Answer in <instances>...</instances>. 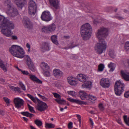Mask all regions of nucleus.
I'll return each mask as SVG.
<instances>
[{
  "label": "nucleus",
  "mask_w": 129,
  "mask_h": 129,
  "mask_svg": "<svg viewBox=\"0 0 129 129\" xmlns=\"http://www.w3.org/2000/svg\"><path fill=\"white\" fill-rule=\"evenodd\" d=\"M121 73L122 76L125 80L127 81H129V75L126 74L123 71H121Z\"/></svg>",
  "instance_id": "nucleus-27"
},
{
  "label": "nucleus",
  "mask_w": 129,
  "mask_h": 129,
  "mask_svg": "<svg viewBox=\"0 0 129 129\" xmlns=\"http://www.w3.org/2000/svg\"><path fill=\"white\" fill-rule=\"evenodd\" d=\"M23 23L25 28L30 29L32 27V23L29 18L26 16H24L23 17Z\"/></svg>",
  "instance_id": "nucleus-14"
},
{
  "label": "nucleus",
  "mask_w": 129,
  "mask_h": 129,
  "mask_svg": "<svg viewBox=\"0 0 129 129\" xmlns=\"http://www.w3.org/2000/svg\"><path fill=\"white\" fill-rule=\"evenodd\" d=\"M92 27L88 23L84 24L81 26V34L83 40H86L89 39L90 38Z\"/></svg>",
  "instance_id": "nucleus-3"
},
{
  "label": "nucleus",
  "mask_w": 129,
  "mask_h": 129,
  "mask_svg": "<svg viewBox=\"0 0 129 129\" xmlns=\"http://www.w3.org/2000/svg\"><path fill=\"white\" fill-rule=\"evenodd\" d=\"M124 96L126 98L129 97V91L125 93L124 94Z\"/></svg>",
  "instance_id": "nucleus-47"
},
{
  "label": "nucleus",
  "mask_w": 129,
  "mask_h": 129,
  "mask_svg": "<svg viewBox=\"0 0 129 129\" xmlns=\"http://www.w3.org/2000/svg\"><path fill=\"white\" fill-rule=\"evenodd\" d=\"M5 82V80L3 78H0V82L3 83Z\"/></svg>",
  "instance_id": "nucleus-52"
},
{
  "label": "nucleus",
  "mask_w": 129,
  "mask_h": 129,
  "mask_svg": "<svg viewBox=\"0 0 129 129\" xmlns=\"http://www.w3.org/2000/svg\"><path fill=\"white\" fill-rule=\"evenodd\" d=\"M7 13L10 17H13L18 14V12L17 9L14 6L8 9Z\"/></svg>",
  "instance_id": "nucleus-15"
},
{
  "label": "nucleus",
  "mask_w": 129,
  "mask_h": 129,
  "mask_svg": "<svg viewBox=\"0 0 129 129\" xmlns=\"http://www.w3.org/2000/svg\"><path fill=\"white\" fill-rule=\"evenodd\" d=\"M116 18L118 19L122 20L124 19V18L122 17L121 16H117Z\"/></svg>",
  "instance_id": "nucleus-53"
},
{
  "label": "nucleus",
  "mask_w": 129,
  "mask_h": 129,
  "mask_svg": "<svg viewBox=\"0 0 129 129\" xmlns=\"http://www.w3.org/2000/svg\"><path fill=\"white\" fill-rule=\"evenodd\" d=\"M117 121L118 123L121 125H123V124H122L121 122V119L120 118H119L118 119H117Z\"/></svg>",
  "instance_id": "nucleus-50"
},
{
  "label": "nucleus",
  "mask_w": 129,
  "mask_h": 129,
  "mask_svg": "<svg viewBox=\"0 0 129 129\" xmlns=\"http://www.w3.org/2000/svg\"><path fill=\"white\" fill-rule=\"evenodd\" d=\"M67 80L69 83L72 85H75L77 84V82L75 80L74 77H69L67 78Z\"/></svg>",
  "instance_id": "nucleus-21"
},
{
  "label": "nucleus",
  "mask_w": 129,
  "mask_h": 129,
  "mask_svg": "<svg viewBox=\"0 0 129 129\" xmlns=\"http://www.w3.org/2000/svg\"><path fill=\"white\" fill-rule=\"evenodd\" d=\"M37 8V6L35 2L33 0H30L28 5L29 13L31 15H35L36 12Z\"/></svg>",
  "instance_id": "nucleus-8"
},
{
  "label": "nucleus",
  "mask_w": 129,
  "mask_h": 129,
  "mask_svg": "<svg viewBox=\"0 0 129 129\" xmlns=\"http://www.w3.org/2000/svg\"><path fill=\"white\" fill-rule=\"evenodd\" d=\"M124 48L126 51L129 50V42H127L125 43Z\"/></svg>",
  "instance_id": "nucleus-36"
},
{
  "label": "nucleus",
  "mask_w": 129,
  "mask_h": 129,
  "mask_svg": "<svg viewBox=\"0 0 129 129\" xmlns=\"http://www.w3.org/2000/svg\"><path fill=\"white\" fill-rule=\"evenodd\" d=\"M124 85L122 83L120 80L116 81L114 86V91L115 94L120 96L124 91Z\"/></svg>",
  "instance_id": "nucleus-6"
},
{
  "label": "nucleus",
  "mask_w": 129,
  "mask_h": 129,
  "mask_svg": "<svg viewBox=\"0 0 129 129\" xmlns=\"http://www.w3.org/2000/svg\"><path fill=\"white\" fill-rule=\"evenodd\" d=\"M27 96L31 100H32L34 98V97L32 95L29 94H27Z\"/></svg>",
  "instance_id": "nucleus-51"
},
{
  "label": "nucleus",
  "mask_w": 129,
  "mask_h": 129,
  "mask_svg": "<svg viewBox=\"0 0 129 129\" xmlns=\"http://www.w3.org/2000/svg\"><path fill=\"white\" fill-rule=\"evenodd\" d=\"M21 72L24 75H28L29 74V73L27 71L21 70Z\"/></svg>",
  "instance_id": "nucleus-48"
},
{
  "label": "nucleus",
  "mask_w": 129,
  "mask_h": 129,
  "mask_svg": "<svg viewBox=\"0 0 129 129\" xmlns=\"http://www.w3.org/2000/svg\"><path fill=\"white\" fill-rule=\"evenodd\" d=\"M29 76L30 79L34 82H35L39 84H42V82L37 78L35 75L29 74Z\"/></svg>",
  "instance_id": "nucleus-22"
},
{
  "label": "nucleus",
  "mask_w": 129,
  "mask_h": 129,
  "mask_svg": "<svg viewBox=\"0 0 129 129\" xmlns=\"http://www.w3.org/2000/svg\"><path fill=\"white\" fill-rule=\"evenodd\" d=\"M9 87L12 90H14L15 88V87H14L13 86H9Z\"/></svg>",
  "instance_id": "nucleus-56"
},
{
  "label": "nucleus",
  "mask_w": 129,
  "mask_h": 129,
  "mask_svg": "<svg viewBox=\"0 0 129 129\" xmlns=\"http://www.w3.org/2000/svg\"><path fill=\"white\" fill-rule=\"evenodd\" d=\"M44 75L47 77L49 76L50 75V73L48 71H45L44 72Z\"/></svg>",
  "instance_id": "nucleus-45"
},
{
  "label": "nucleus",
  "mask_w": 129,
  "mask_h": 129,
  "mask_svg": "<svg viewBox=\"0 0 129 129\" xmlns=\"http://www.w3.org/2000/svg\"><path fill=\"white\" fill-rule=\"evenodd\" d=\"M89 94L84 91H80L79 92V96L82 100H87Z\"/></svg>",
  "instance_id": "nucleus-18"
},
{
  "label": "nucleus",
  "mask_w": 129,
  "mask_h": 129,
  "mask_svg": "<svg viewBox=\"0 0 129 129\" xmlns=\"http://www.w3.org/2000/svg\"><path fill=\"white\" fill-rule=\"evenodd\" d=\"M3 99L4 100L5 102H6V103L7 104V106H9L8 104H10V100L6 97H4Z\"/></svg>",
  "instance_id": "nucleus-41"
},
{
  "label": "nucleus",
  "mask_w": 129,
  "mask_h": 129,
  "mask_svg": "<svg viewBox=\"0 0 129 129\" xmlns=\"http://www.w3.org/2000/svg\"><path fill=\"white\" fill-rule=\"evenodd\" d=\"M53 94L55 97L57 98H58L59 99H55V100L59 104H63L64 103H66V101L64 100H62L61 99V96L58 94L56 93H53Z\"/></svg>",
  "instance_id": "nucleus-17"
},
{
  "label": "nucleus",
  "mask_w": 129,
  "mask_h": 129,
  "mask_svg": "<svg viewBox=\"0 0 129 129\" xmlns=\"http://www.w3.org/2000/svg\"><path fill=\"white\" fill-rule=\"evenodd\" d=\"M21 114L23 115L26 116L27 117H28L29 112H28L26 111L21 112Z\"/></svg>",
  "instance_id": "nucleus-42"
},
{
  "label": "nucleus",
  "mask_w": 129,
  "mask_h": 129,
  "mask_svg": "<svg viewBox=\"0 0 129 129\" xmlns=\"http://www.w3.org/2000/svg\"><path fill=\"white\" fill-rule=\"evenodd\" d=\"M50 50L49 43L46 42L43 43L40 47L41 51L42 52L48 51Z\"/></svg>",
  "instance_id": "nucleus-16"
},
{
  "label": "nucleus",
  "mask_w": 129,
  "mask_h": 129,
  "mask_svg": "<svg viewBox=\"0 0 129 129\" xmlns=\"http://www.w3.org/2000/svg\"><path fill=\"white\" fill-rule=\"evenodd\" d=\"M109 55L112 58H114L115 56V54L114 51H110L109 52Z\"/></svg>",
  "instance_id": "nucleus-38"
},
{
  "label": "nucleus",
  "mask_w": 129,
  "mask_h": 129,
  "mask_svg": "<svg viewBox=\"0 0 129 129\" xmlns=\"http://www.w3.org/2000/svg\"><path fill=\"white\" fill-rule=\"evenodd\" d=\"M67 100L71 102L79 104H83L86 105V103L83 101H80L78 99H74L70 98H67Z\"/></svg>",
  "instance_id": "nucleus-19"
},
{
  "label": "nucleus",
  "mask_w": 129,
  "mask_h": 129,
  "mask_svg": "<svg viewBox=\"0 0 129 129\" xmlns=\"http://www.w3.org/2000/svg\"><path fill=\"white\" fill-rule=\"evenodd\" d=\"M38 95L41 98L43 99V100L44 101H47L48 100V99L46 98L45 96H43L41 95L39 93L38 94Z\"/></svg>",
  "instance_id": "nucleus-40"
},
{
  "label": "nucleus",
  "mask_w": 129,
  "mask_h": 129,
  "mask_svg": "<svg viewBox=\"0 0 129 129\" xmlns=\"http://www.w3.org/2000/svg\"><path fill=\"white\" fill-rule=\"evenodd\" d=\"M36 99L38 102L37 106L36 108L37 110L40 112H42L47 109L48 106L46 103L41 101L36 98Z\"/></svg>",
  "instance_id": "nucleus-7"
},
{
  "label": "nucleus",
  "mask_w": 129,
  "mask_h": 129,
  "mask_svg": "<svg viewBox=\"0 0 129 129\" xmlns=\"http://www.w3.org/2000/svg\"><path fill=\"white\" fill-rule=\"evenodd\" d=\"M31 100L35 103H37V101L36 100L35 98H34Z\"/></svg>",
  "instance_id": "nucleus-59"
},
{
  "label": "nucleus",
  "mask_w": 129,
  "mask_h": 129,
  "mask_svg": "<svg viewBox=\"0 0 129 129\" xmlns=\"http://www.w3.org/2000/svg\"><path fill=\"white\" fill-rule=\"evenodd\" d=\"M55 24L53 23L51 25L47 26H43L42 29V31L46 34L50 33L54 31L56 28Z\"/></svg>",
  "instance_id": "nucleus-9"
},
{
  "label": "nucleus",
  "mask_w": 129,
  "mask_h": 129,
  "mask_svg": "<svg viewBox=\"0 0 129 129\" xmlns=\"http://www.w3.org/2000/svg\"><path fill=\"white\" fill-rule=\"evenodd\" d=\"M50 4L56 9H58L59 6V2L58 0H49Z\"/></svg>",
  "instance_id": "nucleus-20"
},
{
  "label": "nucleus",
  "mask_w": 129,
  "mask_h": 129,
  "mask_svg": "<svg viewBox=\"0 0 129 129\" xmlns=\"http://www.w3.org/2000/svg\"><path fill=\"white\" fill-rule=\"evenodd\" d=\"M105 68L104 65L102 63L100 64L98 66V70L99 72L102 71Z\"/></svg>",
  "instance_id": "nucleus-29"
},
{
  "label": "nucleus",
  "mask_w": 129,
  "mask_h": 129,
  "mask_svg": "<svg viewBox=\"0 0 129 129\" xmlns=\"http://www.w3.org/2000/svg\"><path fill=\"white\" fill-rule=\"evenodd\" d=\"M76 116L78 119L81 118V116L79 115H77Z\"/></svg>",
  "instance_id": "nucleus-61"
},
{
  "label": "nucleus",
  "mask_w": 129,
  "mask_h": 129,
  "mask_svg": "<svg viewBox=\"0 0 129 129\" xmlns=\"http://www.w3.org/2000/svg\"><path fill=\"white\" fill-rule=\"evenodd\" d=\"M4 4L5 6H7L8 8L9 9L14 7V6L11 3L10 0H7L5 1L4 3Z\"/></svg>",
  "instance_id": "nucleus-24"
},
{
  "label": "nucleus",
  "mask_w": 129,
  "mask_h": 129,
  "mask_svg": "<svg viewBox=\"0 0 129 129\" xmlns=\"http://www.w3.org/2000/svg\"><path fill=\"white\" fill-rule=\"evenodd\" d=\"M23 119L25 121H27L28 120V119L26 117H23Z\"/></svg>",
  "instance_id": "nucleus-62"
},
{
  "label": "nucleus",
  "mask_w": 129,
  "mask_h": 129,
  "mask_svg": "<svg viewBox=\"0 0 129 129\" xmlns=\"http://www.w3.org/2000/svg\"><path fill=\"white\" fill-rule=\"evenodd\" d=\"M14 91H17L19 93L21 92L20 89L18 87H15Z\"/></svg>",
  "instance_id": "nucleus-46"
},
{
  "label": "nucleus",
  "mask_w": 129,
  "mask_h": 129,
  "mask_svg": "<svg viewBox=\"0 0 129 129\" xmlns=\"http://www.w3.org/2000/svg\"><path fill=\"white\" fill-rule=\"evenodd\" d=\"M54 75L55 77L61 76L62 75V73L59 69H54L53 71Z\"/></svg>",
  "instance_id": "nucleus-23"
},
{
  "label": "nucleus",
  "mask_w": 129,
  "mask_h": 129,
  "mask_svg": "<svg viewBox=\"0 0 129 129\" xmlns=\"http://www.w3.org/2000/svg\"><path fill=\"white\" fill-rule=\"evenodd\" d=\"M9 51L14 56L22 58L24 56V52L22 48L20 46L14 45L10 48Z\"/></svg>",
  "instance_id": "nucleus-4"
},
{
  "label": "nucleus",
  "mask_w": 129,
  "mask_h": 129,
  "mask_svg": "<svg viewBox=\"0 0 129 129\" xmlns=\"http://www.w3.org/2000/svg\"><path fill=\"white\" fill-rule=\"evenodd\" d=\"M99 107L101 111H103L104 109V107L103 106V105L102 103H100L99 105Z\"/></svg>",
  "instance_id": "nucleus-43"
},
{
  "label": "nucleus",
  "mask_w": 129,
  "mask_h": 129,
  "mask_svg": "<svg viewBox=\"0 0 129 129\" xmlns=\"http://www.w3.org/2000/svg\"><path fill=\"white\" fill-rule=\"evenodd\" d=\"M108 29L102 27L98 29L96 33V36L99 40V43L95 45L94 48L97 54H101L106 49V43L104 39L108 35Z\"/></svg>",
  "instance_id": "nucleus-2"
},
{
  "label": "nucleus",
  "mask_w": 129,
  "mask_h": 129,
  "mask_svg": "<svg viewBox=\"0 0 129 129\" xmlns=\"http://www.w3.org/2000/svg\"><path fill=\"white\" fill-rule=\"evenodd\" d=\"M0 66L5 72H6L7 71L5 67V65L3 62H0Z\"/></svg>",
  "instance_id": "nucleus-33"
},
{
  "label": "nucleus",
  "mask_w": 129,
  "mask_h": 129,
  "mask_svg": "<svg viewBox=\"0 0 129 129\" xmlns=\"http://www.w3.org/2000/svg\"><path fill=\"white\" fill-rule=\"evenodd\" d=\"M28 117H29L30 118L32 117H33V116L34 115L30 113H29Z\"/></svg>",
  "instance_id": "nucleus-60"
},
{
  "label": "nucleus",
  "mask_w": 129,
  "mask_h": 129,
  "mask_svg": "<svg viewBox=\"0 0 129 129\" xmlns=\"http://www.w3.org/2000/svg\"><path fill=\"white\" fill-rule=\"evenodd\" d=\"M26 60V62L29 69L33 72L35 71V67L30 57L28 55L25 56L24 58Z\"/></svg>",
  "instance_id": "nucleus-11"
},
{
  "label": "nucleus",
  "mask_w": 129,
  "mask_h": 129,
  "mask_svg": "<svg viewBox=\"0 0 129 129\" xmlns=\"http://www.w3.org/2000/svg\"><path fill=\"white\" fill-rule=\"evenodd\" d=\"M30 127L31 129H36L32 125H30Z\"/></svg>",
  "instance_id": "nucleus-63"
},
{
  "label": "nucleus",
  "mask_w": 129,
  "mask_h": 129,
  "mask_svg": "<svg viewBox=\"0 0 129 129\" xmlns=\"http://www.w3.org/2000/svg\"><path fill=\"white\" fill-rule=\"evenodd\" d=\"M68 94L70 95H72L73 97H75L76 92L73 91H68L67 92Z\"/></svg>",
  "instance_id": "nucleus-35"
},
{
  "label": "nucleus",
  "mask_w": 129,
  "mask_h": 129,
  "mask_svg": "<svg viewBox=\"0 0 129 129\" xmlns=\"http://www.w3.org/2000/svg\"><path fill=\"white\" fill-rule=\"evenodd\" d=\"M15 107L17 108H22L23 107L24 101L22 99L20 98H15L14 101Z\"/></svg>",
  "instance_id": "nucleus-13"
},
{
  "label": "nucleus",
  "mask_w": 129,
  "mask_h": 129,
  "mask_svg": "<svg viewBox=\"0 0 129 129\" xmlns=\"http://www.w3.org/2000/svg\"><path fill=\"white\" fill-rule=\"evenodd\" d=\"M63 37L64 38L66 39H68L70 38V36H64Z\"/></svg>",
  "instance_id": "nucleus-54"
},
{
  "label": "nucleus",
  "mask_w": 129,
  "mask_h": 129,
  "mask_svg": "<svg viewBox=\"0 0 129 129\" xmlns=\"http://www.w3.org/2000/svg\"><path fill=\"white\" fill-rule=\"evenodd\" d=\"M41 18L43 20L47 22L50 21L52 19V17L49 11H44L43 12L41 15Z\"/></svg>",
  "instance_id": "nucleus-10"
},
{
  "label": "nucleus",
  "mask_w": 129,
  "mask_h": 129,
  "mask_svg": "<svg viewBox=\"0 0 129 129\" xmlns=\"http://www.w3.org/2000/svg\"><path fill=\"white\" fill-rule=\"evenodd\" d=\"M114 64L111 62H110V64H108V67L109 68H111L110 71L112 72L115 69L114 67Z\"/></svg>",
  "instance_id": "nucleus-30"
},
{
  "label": "nucleus",
  "mask_w": 129,
  "mask_h": 129,
  "mask_svg": "<svg viewBox=\"0 0 129 129\" xmlns=\"http://www.w3.org/2000/svg\"><path fill=\"white\" fill-rule=\"evenodd\" d=\"M68 128L69 129H71L73 127V123L72 122H70L68 125Z\"/></svg>",
  "instance_id": "nucleus-44"
},
{
  "label": "nucleus",
  "mask_w": 129,
  "mask_h": 129,
  "mask_svg": "<svg viewBox=\"0 0 129 129\" xmlns=\"http://www.w3.org/2000/svg\"><path fill=\"white\" fill-rule=\"evenodd\" d=\"M0 25L1 31L3 35L8 37H11L13 40L17 39V36L13 35V33L11 31V29H14V27L13 21H10L8 18L0 16Z\"/></svg>",
  "instance_id": "nucleus-1"
},
{
  "label": "nucleus",
  "mask_w": 129,
  "mask_h": 129,
  "mask_svg": "<svg viewBox=\"0 0 129 129\" xmlns=\"http://www.w3.org/2000/svg\"><path fill=\"white\" fill-rule=\"evenodd\" d=\"M81 120V118L78 119V121H79V122H80V126Z\"/></svg>",
  "instance_id": "nucleus-64"
},
{
  "label": "nucleus",
  "mask_w": 129,
  "mask_h": 129,
  "mask_svg": "<svg viewBox=\"0 0 129 129\" xmlns=\"http://www.w3.org/2000/svg\"><path fill=\"white\" fill-rule=\"evenodd\" d=\"M29 110L32 113H35V112L34 109V108L32 107L29 108Z\"/></svg>",
  "instance_id": "nucleus-49"
},
{
  "label": "nucleus",
  "mask_w": 129,
  "mask_h": 129,
  "mask_svg": "<svg viewBox=\"0 0 129 129\" xmlns=\"http://www.w3.org/2000/svg\"><path fill=\"white\" fill-rule=\"evenodd\" d=\"M41 67H43L45 68L47 70H49L50 69L49 66L47 64V63L44 62H43L41 63Z\"/></svg>",
  "instance_id": "nucleus-32"
},
{
  "label": "nucleus",
  "mask_w": 129,
  "mask_h": 129,
  "mask_svg": "<svg viewBox=\"0 0 129 129\" xmlns=\"http://www.w3.org/2000/svg\"><path fill=\"white\" fill-rule=\"evenodd\" d=\"M5 113L2 110H0V114L2 115H4Z\"/></svg>",
  "instance_id": "nucleus-55"
},
{
  "label": "nucleus",
  "mask_w": 129,
  "mask_h": 129,
  "mask_svg": "<svg viewBox=\"0 0 129 129\" xmlns=\"http://www.w3.org/2000/svg\"><path fill=\"white\" fill-rule=\"evenodd\" d=\"M51 39L52 42L56 45L58 44V41L57 40V36L55 35H54L52 36L51 37Z\"/></svg>",
  "instance_id": "nucleus-25"
},
{
  "label": "nucleus",
  "mask_w": 129,
  "mask_h": 129,
  "mask_svg": "<svg viewBox=\"0 0 129 129\" xmlns=\"http://www.w3.org/2000/svg\"><path fill=\"white\" fill-rule=\"evenodd\" d=\"M90 121V123L92 125H93V122L92 121V119L91 118H90L89 119Z\"/></svg>",
  "instance_id": "nucleus-58"
},
{
  "label": "nucleus",
  "mask_w": 129,
  "mask_h": 129,
  "mask_svg": "<svg viewBox=\"0 0 129 129\" xmlns=\"http://www.w3.org/2000/svg\"><path fill=\"white\" fill-rule=\"evenodd\" d=\"M54 124L51 123H46L45 124V127L48 128H52L55 127Z\"/></svg>",
  "instance_id": "nucleus-28"
},
{
  "label": "nucleus",
  "mask_w": 129,
  "mask_h": 129,
  "mask_svg": "<svg viewBox=\"0 0 129 129\" xmlns=\"http://www.w3.org/2000/svg\"><path fill=\"white\" fill-rule=\"evenodd\" d=\"M26 46L29 49H30V45L28 43H27L26 44Z\"/></svg>",
  "instance_id": "nucleus-57"
},
{
  "label": "nucleus",
  "mask_w": 129,
  "mask_h": 129,
  "mask_svg": "<svg viewBox=\"0 0 129 129\" xmlns=\"http://www.w3.org/2000/svg\"><path fill=\"white\" fill-rule=\"evenodd\" d=\"M127 116L126 115H124L123 116V119L125 123L128 126H129V123L127 119Z\"/></svg>",
  "instance_id": "nucleus-37"
},
{
  "label": "nucleus",
  "mask_w": 129,
  "mask_h": 129,
  "mask_svg": "<svg viewBox=\"0 0 129 129\" xmlns=\"http://www.w3.org/2000/svg\"><path fill=\"white\" fill-rule=\"evenodd\" d=\"M77 78L80 81L84 82L82 87L90 88L92 87V83L89 80L88 78L85 75L79 74L77 76Z\"/></svg>",
  "instance_id": "nucleus-5"
},
{
  "label": "nucleus",
  "mask_w": 129,
  "mask_h": 129,
  "mask_svg": "<svg viewBox=\"0 0 129 129\" xmlns=\"http://www.w3.org/2000/svg\"><path fill=\"white\" fill-rule=\"evenodd\" d=\"M100 85L105 88H109L111 83L110 80L108 78H103L101 80Z\"/></svg>",
  "instance_id": "nucleus-12"
},
{
  "label": "nucleus",
  "mask_w": 129,
  "mask_h": 129,
  "mask_svg": "<svg viewBox=\"0 0 129 129\" xmlns=\"http://www.w3.org/2000/svg\"><path fill=\"white\" fill-rule=\"evenodd\" d=\"M34 122L39 127L42 124V122L40 120L38 119L36 120Z\"/></svg>",
  "instance_id": "nucleus-31"
},
{
  "label": "nucleus",
  "mask_w": 129,
  "mask_h": 129,
  "mask_svg": "<svg viewBox=\"0 0 129 129\" xmlns=\"http://www.w3.org/2000/svg\"><path fill=\"white\" fill-rule=\"evenodd\" d=\"M19 84L22 90H25L26 88L24 85L21 82H20Z\"/></svg>",
  "instance_id": "nucleus-39"
},
{
  "label": "nucleus",
  "mask_w": 129,
  "mask_h": 129,
  "mask_svg": "<svg viewBox=\"0 0 129 129\" xmlns=\"http://www.w3.org/2000/svg\"><path fill=\"white\" fill-rule=\"evenodd\" d=\"M96 99V98L93 96L90 95L89 94V97L87 99V100H89L92 102V101H95Z\"/></svg>",
  "instance_id": "nucleus-34"
},
{
  "label": "nucleus",
  "mask_w": 129,
  "mask_h": 129,
  "mask_svg": "<svg viewBox=\"0 0 129 129\" xmlns=\"http://www.w3.org/2000/svg\"><path fill=\"white\" fill-rule=\"evenodd\" d=\"M78 45V44L74 42H72L67 45L68 49H71Z\"/></svg>",
  "instance_id": "nucleus-26"
}]
</instances>
